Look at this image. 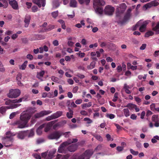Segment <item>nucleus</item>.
Segmentation results:
<instances>
[{"mask_svg": "<svg viewBox=\"0 0 159 159\" xmlns=\"http://www.w3.org/2000/svg\"><path fill=\"white\" fill-rule=\"evenodd\" d=\"M31 116V114L28 111H23L20 115V123L19 124V128H22L27 127V124Z\"/></svg>", "mask_w": 159, "mask_h": 159, "instance_id": "1", "label": "nucleus"}, {"mask_svg": "<svg viewBox=\"0 0 159 159\" xmlns=\"http://www.w3.org/2000/svg\"><path fill=\"white\" fill-rule=\"evenodd\" d=\"M78 141V139H70L67 141L63 142L61 144L59 147L58 149V152L61 153H64L67 149V147L71 143H75Z\"/></svg>", "mask_w": 159, "mask_h": 159, "instance_id": "2", "label": "nucleus"}, {"mask_svg": "<svg viewBox=\"0 0 159 159\" xmlns=\"http://www.w3.org/2000/svg\"><path fill=\"white\" fill-rule=\"evenodd\" d=\"M6 137L2 139L3 140L2 143L6 146H10L12 145V141L13 140V137L15 134L9 131L6 133Z\"/></svg>", "mask_w": 159, "mask_h": 159, "instance_id": "3", "label": "nucleus"}, {"mask_svg": "<svg viewBox=\"0 0 159 159\" xmlns=\"http://www.w3.org/2000/svg\"><path fill=\"white\" fill-rule=\"evenodd\" d=\"M149 21L147 20L143 22L142 20H140L136 25L135 28H137L138 26L140 25L139 30L140 32H143L145 31L146 26Z\"/></svg>", "mask_w": 159, "mask_h": 159, "instance_id": "4", "label": "nucleus"}, {"mask_svg": "<svg viewBox=\"0 0 159 159\" xmlns=\"http://www.w3.org/2000/svg\"><path fill=\"white\" fill-rule=\"evenodd\" d=\"M20 94V91L19 89H11L10 90L9 93L7 94V96L10 98H16L19 96Z\"/></svg>", "mask_w": 159, "mask_h": 159, "instance_id": "5", "label": "nucleus"}, {"mask_svg": "<svg viewBox=\"0 0 159 159\" xmlns=\"http://www.w3.org/2000/svg\"><path fill=\"white\" fill-rule=\"evenodd\" d=\"M56 149H53L48 153L44 152L42 153V157L44 159H51L54 157V154L56 152Z\"/></svg>", "mask_w": 159, "mask_h": 159, "instance_id": "6", "label": "nucleus"}, {"mask_svg": "<svg viewBox=\"0 0 159 159\" xmlns=\"http://www.w3.org/2000/svg\"><path fill=\"white\" fill-rule=\"evenodd\" d=\"M20 104H14L11 105L10 106L7 107H0V113L2 114H3L5 113L7 109H13L16 108L20 106Z\"/></svg>", "mask_w": 159, "mask_h": 159, "instance_id": "7", "label": "nucleus"}, {"mask_svg": "<svg viewBox=\"0 0 159 159\" xmlns=\"http://www.w3.org/2000/svg\"><path fill=\"white\" fill-rule=\"evenodd\" d=\"M52 111L50 110L48 111H41L39 113L36 114L34 116L35 118H39L42 117L44 116L48 115L51 113Z\"/></svg>", "mask_w": 159, "mask_h": 159, "instance_id": "8", "label": "nucleus"}, {"mask_svg": "<svg viewBox=\"0 0 159 159\" xmlns=\"http://www.w3.org/2000/svg\"><path fill=\"white\" fill-rule=\"evenodd\" d=\"M62 135V133L61 132L57 131L55 132L50 134L48 137L50 139H58Z\"/></svg>", "mask_w": 159, "mask_h": 159, "instance_id": "9", "label": "nucleus"}, {"mask_svg": "<svg viewBox=\"0 0 159 159\" xmlns=\"http://www.w3.org/2000/svg\"><path fill=\"white\" fill-rule=\"evenodd\" d=\"M114 11V8L109 5L107 6L104 10V11L105 14L108 15H112Z\"/></svg>", "mask_w": 159, "mask_h": 159, "instance_id": "10", "label": "nucleus"}, {"mask_svg": "<svg viewBox=\"0 0 159 159\" xmlns=\"http://www.w3.org/2000/svg\"><path fill=\"white\" fill-rule=\"evenodd\" d=\"M25 100L24 99V98H20L19 99L14 100L11 101V100L9 99L7 100L5 102V104L6 105H14V104H11V103L13 102L14 103H19L21 102L22 101H25Z\"/></svg>", "mask_w": 159, "mask_h": 159, "instance_id": "11", "label": "nucleus"}, {"mask_svg": "<svg viewBox=\"0 0 159 159\" xmlns=\"http://www.w3.org/2000/svg\"><path fill=\"white\" fill-rule=\"evenodd\" d=\"M33 2L38 5L39 7L45 6L46 0H32Z\"/></svg>", "mask_w": 159, "mask_h": 159, "instance_id": "12", "label": "nucleus"}, {"mask_svg": "<svg viewBox=\"0 0 159 159\" xmlns=\"http://www.w3.org/2000/svg\"><path fill=\"white\" fill-rule=\"evenodd\" d=\"M54 123V121H52L48 123H45L42 124V125H44V127H45L44 131L45 132L48 131L50 129L51 126Z\"/></svg>", "mask_w": 159, "mask_h": 159, "instance_id": "13", "label": "nucleus"}, {"mask_svg": "<svg viewBox=\"0 0 159 159\" xmlns=\"http://www.w3.org/2000/svg\"><path fill=\"white\" fill-rule=\"evenodd\" d=\"M77 146V144H72L68 147L67 149L70 152H73L76 150Z\"/></svg>", "mask_w": 159, "mask_h": 159, "instance_id": "14", "label": "nucleus"}, {"mask_svg": "<svg viewBox=\"0 0 159 159\" xmlns=\"http://www.w3.org/2000/svg\"><path fill=\"white\" fill-rule=\"evenodd\" d=\"M31 17L30 15H26L25 17L24 22L25 23V27H27L30 23Z\"/></svg>", "mask_w": 159, "mask_h": 159, "instance_id": "15", "label": "nucleus"}, {"mask_svg": "<svg viewBox=\"0 0 159 159\" xmlns=\"http://www.w3.org/2000/svg\"><path fill=\"white\" fill-rule=\"evenodd\" d=\"M105 2L103 0H94L93 5L94 6H97L104 5Z\"/></svg>", "mask_w": 159, "mask_h": 159, "instance_id": "16", "label": "nucleus"}, {"mask_svg": "<svg viewBox=\"0 0 159 159\" xmlns=\"http://www.w3.org/2000/svg\"><path fill=\"white\" fill-rule=\"evenodd\" d=\"M27 133L26 131H20L18 133L17 137L18 138L22 139L27 135Z\"/></svg>", "mask_w": 159, "mask_h": 159, "instance_id": "17", "label": "nucleus"}, {"mask_svg": "<svg viewBox=\"0 0 159 159\" xmlns=\"http://www.w3.org/2000/svg\"><path fill=\"white\" fill-rule=\"evenodd\" d=\"M126 8L125 7L121 11H120V10L121 9V7H119L117 8V9L116 11V16L117 17H119L120 16H121L122 13L125 10V9Z\"/></svg>", "mask_w": 159, "mask_h": 159, "instance_id": "18", "label": "nucleus"}, {"mask_svg": "<svg viewBox=\"0 0 159 159\" xmlns=\"http://www.w3.org/2000/svg\"><path fill=\"white\" fill-rule=\"evenodd\" d=\"M22 75L20 73L18 74L16 77V79L17 81V84L20 86H22L23 85L22 84L20 81Z\"/></svg>", "mask_w": 159, "mask_h": 159, "instance_id": "19", "label": "nucleus"}, {"mask_svg": "<svg viewBox=\"0 0 159 159\" xmlns=\"http://www.w3.org/2000/svg\"><path fill=\"white\" fill-rule=\"evenodd\" d=\"M62 114V112L61 111H58L56 113L53 114L52 115L55 119L61 116Z\"/></svg>", "mask_w": 159, "mask_h": 159, "instance_id": "20", "label": "nucleus"}, {"mask_svg": "<svg viewBox=\"0 0 159 159\" xmlns=\"http://www.w3.org/2000/svg\"><path fill=\"white\" fill-rule=\"evenodd\" d=\"M43 128H44V125H41L37 129L36 133L38 135H40L42 134Z\"/></svg>", "mask_w": 159, "mask_h": 159, "instance_id": "21", "label": "nucleus"}, {"mask_svg": "<svg viewBox=\"0 0 159 159\" xmlns=\"http://www.w3.org/2000/svg\"><path fill=\"white\" fill-rule=\"evenodd\" d=\"M132 9L131 8H129L128 9L127 11L128 13L126 14L124 17V20L125 21H126L127 20H128L130 18V13Z\"/></svg>", "mask_w": 159, "mask_h": 159, "instance_id": "22", "label": "nucleus"}, {"mask_svg": "<svg viewBox=\"0 0 159 159\" xmlns=\"http://www.w3.org/2000/svg\"><path fill=\"white\" fill-rule=\"evenodd\" d=\"M136 105L131 103H128L126 106V107L128 108L130 110H133L135 107Z\"/></svg>", "mask_w": 159, "mask_h": 159, "instance_id": "23", "label": "nucleus"}, {"mask_svg": "<svg viewBox=\"0 0 159 159\" xmlns=\"http://www.w3.org/2000/svg\"><path fill=\"white\" fill-rule=\"evenodd\" d=\"M70 7H75L77 6V2L75 0H70Z\"/></svg>", "mask_w": 159, "mask_h": 159, "instance_id": "24", "label": "nucleus"}, {"mask_svg": "<svg viewBox=\"0 0 159 159\" xmlns=\"http://www.w3.org/2000/svg\"><path fill=\"white\" fill-rule=\"evenodd\" d=\"M69 112H68L66 114L67 117L68 118H71L72 117L73 115V111L69 107L68 108Z\"/></svg>", "mask_w": 159, "mask_h": 159, "instance_id": "25", "label": "nucleus"}, {"mask_svg": "<svg viewBox=\"0 0 159 159\" xmlns=\"http://www.w3.org/2000/svg\"><path fill=\"white\" fill-rule=\"evenodd\" d=\"M45 74V71L42 70L39 72H38L37 74L36 77L38 78H40V77H43Z\"/></svg>", "mask_w": 159, "mask_h": 159, "instance_id": "26", "label": "nucleus"}, {"mask_svg": "<svg viewBox=\"0 0 159 159\" xmlns=\"http://www.w3.org/2000/svg\"><path fill=\"white\" fill-rule=\"evenodd\" d=\"M123 112L125 116L128 117L130 115L129 111L128 108H125L123 110Z\"/></svg>", "mask_w": 159, "mask_h": 159, "instance_id": "27", "label": "nucleus"}, {"mask_svg": "<svg viewBox=\"0 0 159 159\" xmlns=\"http://www.w3.org/2000/svg\"><path fill=\"white\" fill-rule=\"evenodd\" d=\"M92 103L89 102L88 103H84L81 105L82 108L84 109L86 107H89L92 106Z\"/></svg>", "mask_w": 159, "mask_h": 159, "instance_id": "28", "label": "nucleus"}, {"mask_svg": "<svg viewBox=\"0 0 159 159\" xmlns=\"http://www.w3.org/2000/svg\"><path fill=\"white\" fill-rule=\"evenodd\" d=\"M95 62L94 61H92L89 66H87V68L88 69H93L95 66Z\"/></svg>", "mask_w": 159, "mask_h": 159, "instance_id": "29", "label": "nucleus"}, {"mask_svg": "<svg viewBox=\"0 0 159 159\" xmlns=\"http://www.w3.org/2000/svg\"><path fill=\"white\" fill-rule=\"evenodd\" d=\"M96 11L97 13L100 15H101L103 12V8L101 7H98L96 9Z\"/></svg>", "mask_w": 159, "mask_h": 159, "instance_id": "30", "label": "nucleus"}, {"mask_svg": "<svg viewBox=\"0 0 159 159\" xmlns=\"http://www.w3.org/2000/svg\"><path fill=\"white\" fill-rule=\"evenodd\" d=\"M47 24L46 22H44L43 24L40 26L41 29H42V31H46L48 30V29L46 28V27Z\"/></svg>", "mask_w": 159, "mask_h": 159, "instance_id": "31", "label": "nucleus"}, {"mask_svg": "<svg viewBox=\"0 0 159 159\" xmlns=\"http://www.w3.org/2000/svg\"><path fill=\"white\" fill-rule=\"evenodd\" d=\"M78 1L80 4H85L86 5H88L90 2V0H78Z\"/></svg>", "mask_w": 159, "mask_h": 159, "instance_id": "32", "label": "nucleus"}, {"mask_svg": "<svg viewBox=\"0 0 159 159\" xmlns=\"http://www.w3.org/2000/svg\"><path fill=\"white\" fill-rule=\"evenodd\" d=\"M60 3L57 0H54L53 2V6L54 8H57L60 5Z\"/></svg>", "mask_w": 159, "mask_h": 159, "instance_id": "33", "label": "nucleus"}, {"mask_svg": "<svg viewBox=\"0 0 159 159\" xmlns=\"http://www.w3.org/2000/svg\"><path fill=\"white\" fill-rule=\"evenodd\" d=\"M27 62L28 61H25L24 63L20 66L19 68L22 70H24L26 67Z\"/></svg>", "mask_w": 159, "mask_h": 159, "instance_id": "34", "label": "nucleus"}, {"mask_svg": "<svg viewBox=\"0 0 159 159\" xmlns=\"http://www.w3.org/2000/svg\"><path fill=\"white\" fill-rule=\"evenodd\" d=\"M153 34L154 33L153 32L150 31L145 33V37H148L150 36L153 35Z\"/></svg>", "mask_w": 159, "mask_h": 159, "instance_id": "35", "label": "nucleus"}, {"mask_svg": "<svg viewBox=\"0 0 159 159\" xmlns=\"http://www.w3.org/2000/svg\"><path fill=\"white\" fill-rule=\"evenodd\" d=\"M152 7V5L151 4V2H149L146 4L144 5L143 7V9L145 10H147V9L148 8H150Z\"/></svg>", "mask_w": 159, "mask_h": 159, "instance_id": "36", "label": "nucleus"}, {"mask_svg": "<svg viewBox=\"0 0 159 159\" xmlns=\"http://www.w3.org/2000/svg\"><path fill=\"white\" fill-rule=\"evenodd\" d=\"M34 38L32 39L31 40H39L41 39V36L39 35H34L33 36Z\"/></svg>", "mask_w": 159, "mask_h": 159, "instance_id": "37", "label": "nucleus"}, {"mask_svg": "<svg viewBox=\"0 0 159 159\" xmlns=\"http://www.w3.org/2000/svg\"><path fill=\"white\" fill-rule=\"evenodd\" d=\"M152 120L154 122H157L158 120V116L157 115L152 116Z\"/></svg>", "mask_w": 159, "mask_h": 159, "instance_id": "38", "label": "nucleus"}, {"mask_svg": "<svg viewBox=\"0 0 159 159\" xmlns=\"http://www.w3.org/2000/svg\"><path fill=\"white\" fill-rule=\"evenodd\" d=\"M52 17L54 18H56L58 16V11H53L51 13Z\"/></svg>", "mask_w": 159, "mask_h": 159, "instance_id": "39", "label": "nucleus"}, {"mask_svg": "<svg viewBox=\"0 0 159 159\" xmlns=\"http://www.w3.org/2000/svg\"><path fill=\"white\" fill-rule=\"evenodd\" d=\"M84 120L86 121V123L88 124H91L93 122L92 120L89 118L88 117L84 118Z\"/></svg>", "mask_w": 159, "mask_h": 159, "instance_id": "40", "label": "nucleus"}, {"mask_svg": "<svg viewBox=\"0 0 159 159\" xmlns=\"http://www.w3.org/2000/svg\"><path fill=\"white\" fill-rule=\"evenodd\" d=\"M76 54L81 58L83 57L85 55V53L81 52H80L79 53H77Z\"/></svg>", "mask_w": 159, "mask_h": 159, "instance_id": "41", "label": "nucleus"}, {"mask_svg": "<svg viewBox=\"0 0 159 159\" xmlns=\"http://www.w3.org/2000/svg\"><path fill=\"white\" fill-rule=\"evenodd\" d=\"M5 71V69L3 67L2 63L0 61V71L1 72H4Z\"/></svg>", "mask_w": 159, "mask_h": 159, "instance_id": "42", "label": "nucleus"}, {"mask_svg": "<svg viewBox=\"0 0 159 159\" xmlns=\"http://www.w3.org/2000/svg\"><path fill=\"white\" fill-rule=\"evenodd\" d=\"M44 140L42 138H39L37 139L36 140L37 143V144H40V143L43 142Z\"/></svg>", "mask_w": 159, "mask_h": 159, "instance_id": "43", "label": "nucleus"}, {"mask_svg": "<svg viewBox=\"0 0 159 159\" xmlns=\"http://www.w3.org/2000/svg\"><path fill=\"white\" fill-rule=\"evenodd\" d=\"M130 151L131 153L134 155H137L139 154V152L138 151H135L133 149H130Z\"/></svg>", "mask_w": 159, "mask_h": 159, "instance_id": "44", "label": "nucleus"}, {"mask_svg": "<svg viewBox=\"0 0 159 159\" xmlns=\"http://www.w3.org/2000/svg\"><path fill=\"white\" fill-rule=\"evenodd\" d=\"M69 19H72L75 16L74 11H72V14L71 15H67Z\"/></svg>", "mask_w": 159, "mask_h": 159, "instance_id": "45", "label": "nucleus"}, {"mask_svg": "<svg viewBox=\"0 0 159 159\" xmlns=\"http://www.w3.org/2000/svg\"><path fill=\"white\" fill-rule=\"evenodd\" d=\"M58 73L60 74L59 77L61 78H62L64 74V71L62 70H58Z\"/></svg>", "mask_w": 159, "mask_h": 159, "instance_id": "46", "label": "nucleus"}, {"mask_svg": "<svg viewBox=\"0 0 159 159\" xmlns=\"http://www.w3.org/2000/svg\"><path fill=\"white\" fill-rule=\"evenodd\" d=\"M106 137L107 139V140L108 141H113V139L111 137V135L108 134H106Z\"/></svg>", "mask_w": 159, "mask_h": 159, "instance_id": "47", "label": "nucleus"}, {"mask_svg": "<svg viewBox=\"0 0 159 159\" xmlns=\"http://www.w3.org/2000/svg\"><path fill=\"white\" fill-rule=\"evenodd\" d=\"M17 113V112L12 113L10 115L9 118L10 119L13 118Z\"/></svg>", "mask_w": 159, "mask_h": 159, "instance_id": "48", "label": "nucleus"}, {"mask_svg": "<svg viewBox=\"0 0 159 159\" xmlns=\"http://www.w3.org/2000/svg\"><path fill=\"white\" fill-rule=\"evenodd\" d=\"M54 119L53 115H51L50 116H48L46 118V120L47 121H49L52 120Z\"/></svg>", "mask_w": 159, "mask_h": 159, "instance_id": "49", "label": "nucleus"}, {"mask_svg": "<svg viewBox=\"0 0 159 159\" xmlns=\"http://www.w3.org/2000/svg\"><path fill=\"white\" fill-rule=\"evenodd\" d=\"M106 116L110 119H113L115 117V115L113 114H108Z\"/></svg>", "mask_w": 159, "mask_h": 159, "instance_id": "50", "label": "nucleus"}, {"mask_svg": "<svg viewBox=\"0 0 159 159\" xmlns=\"http://www.w3.org/2000/svg\"><path fill=\"white\" fill-rule=\"evenodd\" d=\"M0 2L2 3L3 4H4L5 5V7L6 8L8 5V4L6 0H2Z\"/></svg>", "mask_w": 159, "mask_h": 159, "instance_id": "51", "label": "nucleus"}, {"mask_svg": "<svg viewBox=\"0 0 159 159\" xmlns=\"http://www.w3.org/2000/svg\"><path fill=\"white\" fill-rule=\"evenodd\" d=\"M34 157L36 159H41V157L40 156L37 154H33Z\"/></svg>", "mask_w": 159, "mask_h": 159, "instance_id": "52", "label": "nucleus"}, {"mask_svg": "<svg viewBox=\"0 0 159 159\" xmlns=\"http://www.w3.org/2000/svg\"><path fill=\"white\" fill-rule=\"evenodd\" d=\"M118 98V93H116L114 94V97L112 99V101L113 102H116L117 101Z\"/></svg>", "mask_w": 159, "mask_h": 159, "instance_id": "53", "label": "nucleus"}, {"mask_svg": "<svg viewBox=\"0 0 159 159\" xmlns=\"http://www.w3.org/2000/svg\"><path fill=\"white\" fill-rule=\"evenodd\" d=\"M159 29V22L157 23L156 26L153 28V30L155 31H157Z\"/></svg>", "mask_w": 159, "mask_h": 159, "instance_id": "54", "label": "nucleus"}, {"mask_svg": "<svg viewBox=\"0 0 159 159\" xmlns=\"http://www.w3.org/2000/svg\"><path fill=\"white\" fill-rule=\"evenodd\" d=\"M151 3L152 5V7L153 6H156L158 5L159 3L156 1H152L151 2Z\"/></svg>", "mask_w": 159, "mask_h": 159, "instance_id": "55", "label": "nucleus"}, {"mask_svg": "<svg viewBox=\"0 0 159 159\" xmlns=\"http://www.w3.org/2000/svg\"><path fill=\"white\" fill-rule=\"evenodd\" d=\"M32 10L33 12H36L38 10V8L36 6H33L32 8Z\"/></svg>", "mask_w": 159, "mask_h": 159, "instance_id": "56", "label": "nucleus"}, {"mask_svg": "<svg viewBox=\"0 0 159 159\" xmlns=\"http://www.w3.org/2000/svg\"><path fill=\"white\" fill-rule=\"evenodd\" d=\"M95 137L97 140H98L99 141H102L103 140V139L102 138L100 135H97Z\"/></svg>", "mask_w": 159, "mask_h": 159, "instance_id": "57", "label": "nucleus"}, {"mask_svg": "<svg viewBox=\"0 0 159 159\" xmlns=\"http://www.w3.org/2000/svg\"><path fill=\"white\" fill-rule=\"evenodd\" d=\"M150 108L151 110L154 111L156 110L155 105L154 103H152L150 106Z\"/></svg>", "mask_w": 159, "mask_h": 159, "instance_id": "58", "label": "nucleus"}, {"mask_svg": "<svg viewBox=\"0 0 159 159\" xmlns=\"http://www.w3.org/2000/svg\"><path fill=\"white\" fill-rule=\"evenodd\" d=\"M147 46V45L145 43H143L142 44V46L140 47V49L141 50H143L145 49Z\"/></svg>", "mask_w": 159, "mask_h": 159, "instance_id": "59", "label": "nucleus"}, {"mask_svg": "<svg viewBox=\"0 0 159 159\" xmlns=\"http://www.w3.org/2000/svg\"><path fill=\"white\" fill-rule=\"evenodd\" d=\"M74 43L72 41L68 40L67 42V44L70 47H72L74 44Z\"/></svg>", "mask_w": 159, "mask_h": 159, "instance_id": "60", "label": "nucleus"}, {"mask_svg": "<svg viewBox=\"0 0 159 159\" xmlns=\"http://www.w3.org/2000/svg\"><path fill=\"white\" fill-rule=\"evenodd\" d=\"M146 77V75H144V76H143V75H139L138 76V78L139 80H141L142 79H145Z\"/></svg>", "mask_w": 159, "mask_h": 159, "instance_id": "61", "label": "nucleus"}, {"mask_svg": "<svg viewBox=\"0 0 159 159\" xmlns=\"http://www.w3.org/2000/svg\"><path fill=\"white\" fill-rule=\"evenodd\" d=\"M27 58L30 60H32L33 59V56L30 54H28L27 55Z\"/></svg>", "mask_w": 159, "mask_h": 159, "instance_id": "62", "label": "nucleus"}, {"mask_svg": "<svg viewBox=\"0 0 159 159\" xmlns=\"http://www.w3.org/2000/svg\"><path fill=\"white\" fill-rule=\"evenodd\" d=\"M135 100L138 103H139L141 102V99L139 97L135 96L134 97Z\"/></svg>", "mask_w": 159, "mask_h": 159, "instance_id": "63", "label": "nucleus"}, {"mask_svg": "<svg viewBox=\"0 0 159 159\" xmlns=\"http://www.w3.org/2000/svg\"><path fill=\"white\" fill-rule=\"evenodd\" d=\"M67 81L70 84L72 85L74 84V81L71 79H68Z\"/></svg>", "mask_w": 159, "mask_h": 159, "instance_id": "64", "label": "nucleus"}]
</instances>
